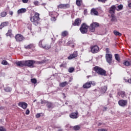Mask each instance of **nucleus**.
Segmentation results:
<instances>
[{"instance_id":"obj_20","label":"nucleus","mask_w":131,"mask_h":131,"mask_svg":"<svg viewBox=\"0 0 131 131\" xmlns=\"http://www.w3.org/2000/svg\"><path fill=\"white\" fill-rule=\"evenodd\" d=\"M15 64H16L17 66H19V67H24V66H25V61H18L16 62Z\"/></svg>"},{"instance_id":"obj_15","label":"nucleus","mask_w":131,"mask_h":131,"mask_svg":"<svg viewBox=\"0 0 131 131\" xmlns=\"http://www.w3.org/2000/svg\"><path fill=\"white\" fill-rule=\"evenodd\" d=\"M70 117L73 119H76L78 118V112L76 111V112L71 113L70 114Z\"/></svg>"},{"instance_id":"obj_8","label":"nucleus","mask_w":131,"mask_h":131,"mask_svg":"<svg viewBox=\"0 0 131 131\" xmlns=\"http://www.w3.org/2000/svg\"><path fill=\"white\" fill-rule=\"evenodd\" d=\"M92 54H97L99 52V46L98 45L92 46L90 47Z\"/></svg>"},{"instance_id":"obj_26","label":"nucleus","mask_w":131,"mask_h":131,"mask_svg":"<svg viewBox=\"0 0 131 131\" xmlns=\"http://www.w3.org/2000/svg\"><path fill=\"white\" fill-rule=\"evenodd\" d=\"M76 5H77L78 7H81V5H82V0H76Z\"/></svg>"},{"instance_id":"obj_53","label":"nucleus","mask_w":131,"mask_h":131,"mask_svg":"<svg viewBox=\"0 0 131 131\" xmlns=\"http://www.w3.org/2000/svg\"><path fill=\"white\" fill-rule=\"evenodd\" d=\"M43 63H46V61L43 60V61H39V64H43Z\"/></svg>"},{"instance_id":"obj_46","label":"nucleus","mask_w":131,"mask_h":131,"mask_svg":"<svg viewBox=\"0 0 131 131\" xmlns=\"http://www.w3.org/2000/svg\"><path fill=\"white\" fill-rule=\"evenodd\" d=\"M30 113V111H29V109H27V110H26V115H29Z\"/></svg>"},{"instance_id":"obj_27","label":"nucleus","mask_w":131,"mask_h":131,"mask_svg":"<svg viewBox=\"0 0 131 131\" xmlns=\"http://www.w3.org/2000/svg\"><path fill=\"white\" fill-rule=\"evenodd\" d=\"M6 36H10V37H13V35L12 33V30H9L6 33Z\"/></svg>"},{"instance_id":"obj_44","label":"nucleus","mask_w":131,"mask_h":131,"mask_svg":"<svg viewBox=\"0 0 131 131\" xmlns=\"http://www.w3.org/2000/svg\"><path fill=\"white\" fill-rule=\"evenodd\" d=\"M55 14V12H49V16H50L51 17H54V14Z\"/></svg>"},{"instance_id":"obj_48","label":"nucleus","mask_w":131,"mask_h":131,"mask_svg":"<svg viewBox=\"0 0 131 131\" xmlns=\"http://www.w3.org/2000/svg\"><path fill=\"white\" fill-rule=\"evenodd\" d=\"M98 131H108V130L106 129L100 128V129H98Z\"/></svg>"},{"instance_id":"obj_3","label":"nucleus","mask_w":131,"mask_h":131,"mask_svg":"<svg viewBox=\"0 0 131 131\" xmlns=\"http://www.w3.org/2000/svg\"><path fill=\"white\" fill-rule=\"evenodd\" d=\"M39 47L45 50H50V48H51L50 45H48V43H47V41L45 39L40 40L39 42Z\"/></svg>"},{"instance_id":"obj_19","label":"nucleus","mask_w":131,"mask_h":131,"mask_svg":"<svg viewBox=\"0 0 131 131\" xmlns=\"http://www.w3.org/2000/svg\"><path fill=\"white\" fill-rule=\"evenodd\" d=\"M117 95L119 96V97H121V98H124L125 97H126V95L125 94V91H120L118 92Z\"/></svg>"},{"instance_id":"obj_55","label":"nucleus","mask_w":131,"mask_h":131,"mask_svg":"<svg viewBox=\"0 0 131 131\" xmlns=\"http://www.w3.org/2000/svg\"><path fill=\"white\" fill-rule=\"evenodd\" d=\"M128 8H129L130 9H131V3H129V4H128Z\"/></svg>"},{"instance_id":"obj_45","label":"nucleus","mask_w":131,"mask_h":131,"mask_svg":"<svg viewBox=\"0 0 131 131\" xmlns=\"http://www.w3.org/2000/svg\"><path fill=\"white\" fill-rule=\"evenodd\" d=\"M67 67L66 64L65 63H62L59 66V67H63V68H66Z\"/></svg>"},{"instance_id":"obj_32","label":"nucleus","mask_w":131,"mask_h":131,"mask_svg":"<svg viewBox=\"0 0 131 131\" xmlns=\"http://www.w3.org/2000/svg\"><path fill=\"white\" fill-rule=\"evenodd\" d=\"M73 129L74 130H79L80 129V125H77L73 127Z\"/></svg>"},{"instance_id":"obj_16","label":"nucleus","mask_w":131,"mask_h":131,"mask_svg":"<svg viewBox=\"0 0 131 131\" xmlns=\"http://www.w3.org/2000/svg\"><path fill=\"white\" fill-rule=\"evenodd\" d=\"M24 48L26 50H33V49H35V45L33 43H30L29 45H25Z\"/></svg>"},{"instance_id":"obj_2","label":"nucleus","mask_w":131,"mask_h":131,"mask_svg":"<svg viewBox=\"0 0 131 131\" xmlns=\"http://www.w3.org/2000/svg\"><path fill=\"white\" fill-rule=\"evenodd\" d=\"M94 71L96 73H97L98 75H103L104 76H106V71L99 67L95 66L94 68Z\"/></svg>"},{"instance_id":"obj_35","label":"nucleus","mask_w":131,"mask_h":131,"mask_svg":"<svg viewBox=\"0 0 131 131\" xmlns=\"http://www.w3.org/2000/svg\"><path fill=\"white\" fill-rule=\"evenodd\" d=\"M7 14L8 13H7V12L3 11L1 13V16L3 17H5L7 16Z\"/></svg>"},{"instance_id":"obj_25","label":"nucleus","mask_w":131,"mask_h":131,"mask_svg":"<svg viewBox=\"0 0 131 131\" xmlns=\"http://www.w3.org/2000/svg\"><path fill=\"white\" fill-rule=\"evenodd\" d=\"M12 90L13 89H12V88H11L10 86H6L4 89V91L5 92H6V93H11V92H12Z\"/></svg>"},{"instance_id":"obj_59","label":"nucleus","mask_w":131,"mask_h":131,"mask_svg":"<svg viewBox=\"0 0 131 131\" xmlns=\"http://www.w3.org/2000/svg\"><path fill=\"white\" fill-rule=\"evenodd\" d=\"M40 103H41V104H43V103H45V102H43V101H41L40 102Z\"/></svg>"},{"instance_id":"obj_18","label":"nucleus","mask_w":131,"mask_h":131,"mask_svg":"<svg viewBox=\"0 0 131 131\" xmlns=\"http://www.w3.org/2000/svg\"><path fill=\"white\" fill-rule=\"evenodd\" d=\"M92 83H93L92 81L86 82L83 85V89H90V88L92 86Z\"/></svg>"},{"instance_id":"obj_51","label":"nucleus","mask_w":131,"mask_h":131,"mask_svg":"<svg viewBox=\"0 0 131 131\" xmlns=\"http://www.w3.org/2000/svg\"><path fill=\"white\" fill-rule=\"evenodd\" d=\"M22 2L24 4H27V3H28V0H22Z\"/></svg>"},{"instance_id":"obj_17","label":"nucleus","mask_w":131,"mask_h":131,"mask_svg":"<svg viewBox=\"0 0 131 131\" xmlns=\"http://www.w3.org/2000/svg\"><path fill=\"white\" fill-rule=\"evenodd\" d=\"M115 11H116V6H115V5H113L110 8L108 13L110 14H111V15L115 14Z\"/></svg>"},{"instance_id":"obj_9","label":"nucleus","mask_w":131,"mask_h":131,"mask_svg":"<svg viewBox=\"0 0 131 131\" xmlns=\"http://www.w3.org/2000/svg\"><path fill=\"white\" fill-rule=\"evenodd\" d=\"M33 64H35V61L32 60H29L25 61V66L28 67H31L33 66Z\"/></svg>"},{"instance_id":"obj_14","label":"nucleus","mask_w":131,"mask_h":131,"mask_svg":"<svg viewBox=\"0 0 131 131\" xmlns=\"http://www.w3.org/2000/svg\"><path fill=\"white\" fill-rule=\"evenodd\" d=\"M118 104L119 106H121V107H125V106L127 105V100L123 99L120 100L118 101Z\"/></svg>"},{"instance_id":"obj_57","label":"nucleus","mask_w":131,"mask_h":131,"mask_svg":"<svg viewBox=\"0 0 131 131\" xmlns=\"http://www.w3.org/2000/svg\"><path fill=\"white\" fill-rule=\"evenodd\" d=\"M129 61V64L130 65V66H131V59H128Z\"/></svg>"},{"instance_id":"obj_36","label":"nucleus","mask_w":131,"mask_h":131,"mask_svg":"<svg viewBox=\"0 0 131 131\" xmlns=\"http://www.w3.org/2000/svg\"><path fill=\"white\" fill-rule=\"evenodd\" d=\"M116 20V17H115V14H111V20L112 21H114Z\"/></svg>"},{"instance_id":"obj_60","label":"nucleus","mask_w":131,"mask_h":131,"mask_svg":"<svg viewBox=\"0 0 131 131\" xmlns=\"http://www.w3.org/2000/svg\"><path fill=\"white\" fill-rule=\"evenodd\" d=\"M85 13H86V10H84V14H85Z\"/></svg>"},{"instance_id":"obj_38","label":"nucleus","mask_w":131,"mask_h":131,"mask_svg":"<svg viewBox=\"0 0 131 131\" xmlns=\"http://www.w3.org/2000/svg\"><path fill=\"white\" fill-rule=\"evenodd\" d=\"M73 71H74V68H70L69 69V72H70V73H72Z\"/></svg>"},{"instance_id":"obj_42","label":"nucleus","mask_w":131,"mask_h":131,"mask_svg":"<svg viewBox=\"0 0 131 131\" xmlns=\"http://www.w3.org/2000/svg\"><path fill=\"white\" fill-rule=\"evenodd\" d=\"M2 64L3 65L6 66V65H7L8 64V61H7V60H3L2 62Z\"/></svg>"},{"instance_id":"obj_10","label":"nucleus","mask_w":131,"mask_h":131,"mask_svg":"<svg viewBox=\"0 0 131 131\" xmlns=\"http://www.w3.org/2000/svg\"><path fill=\"white\" fill-rule=\"evenodd\" d=\"M70 8V5L69 4H59V5L57 6V9H69Z\"/></svg>"},{"instance_id":"obj_1","label":"nucleus","mask_w":131,"mask_h":131,"mask_svg":"<svg viewBox=\"0 0 131 131\" xmlns=\"http://www.w3.org/2000/svg\"><path fill=\"white\" fill-rule=\"evenodd\" d=\"M40 15L39 13L35 12L34 15L31 16L30 17L31 22L33 23L34 25L36 26H37L39 24V21L40 20V17H39Z\"/></svg>"},{"instance_id":"obj_47","label":"nucleus","mask_w":131,"mask_h":131,"mask_svg":"<svg viewBox=\"0 0 131 131\" xmlns=\"http://www.w3.org/2000/svg\"><path fill=\"white\" fill-rule=\"evenodd\" d=\"M98 2H100V3H103V4H105L106 2H107V0H98Z\"/></svg>"},{"instance_id":"obj_28","label":"nucleus","mask_w":131,"mask_h":131,"mask_svg":"<svg viewBox=\"0 0 131 131\" xmlns=\"http://www.w3.org/2000/svg\"><path fill=\"white\" fill-rule=\"evenodd\" d=\"M107 88L106 85L102 86L101 88V93H102V94H105L107 91Z\"/></svg>"},{"instance_id":"obj_62","label":"nucleus","mask_w":131,"mask_h":131,"mask_svg":"<svg viewBox=\"0 0 131 131\" xmlns=\"http://www.w3.org/2000/svg\"><path fill=\"white\" fill-rule=\"evenodd\" d=\"M36 100H34V102H35Z\"/></svg>"},{"instance_id":"obj_56","label":"nucleus","mask_w":131,"mask_h":131,"mask_svg":"<svg viewBox=\"0 0 131 131\" xmlns=\"http://www.w3.org/2000/svg\"><path fill=\"white\" fill-rule=\"evenodd\" d=\"M128 82L129 83H131V78H130V79H128Z\"/></svg>"},{"instance_id":"obj_13","label":"nucleus","mask_w":131,"mask_h":131,"mask_svg":"<svg viewBox=\"0 0 131 131\" xmlns=\"http://www.w3.org/2000/svg\"><path fill=\"white\" fill-rule=\"evenodd\" d=\"M81 24V19L80 18H76L74 22H73L72 25L73 26H80V25Z\"/></svg>"},{"instance_id":"obj_41","label":"nucleus","mask_w":131,"mask_h":131,"mask_svg":"<svg viewBox=\"0 0 131 131\" xmlns=\"http://www.w3.org/2000/svg\"><path fill=\"white\" fill-rule=\"evenodd\" d=\"M57 20V17H55V16H52L51 18V21H55Z\"/></svg>"},{"instance_id":"obj_5","label":"nucleus","mask_w":131,"mask_h":131,"mask_svg":"<svg viewBox=\"0 0 131 131\" xmlns=\"http://www.w3.org/2000/svg\"><path fill=\"white\" fill-rule=\"evenodd\" d=\"M99 26H100V24L98 23H93L89 27L90 31H91V32H95V28H96V27H99Z\"/></svg>"},{"instance_id":"obj_40","label":"nucleus","mask_w":131,"mask_h":131,"mask_svg":"<svg viewBox=\"0 0 131 131\" xmlns=\"http://www.w3.org/2000/svg\"><path fill=\"white\" fill-rule=\"evenodd\" d=\"M118 8L120 10H122V9H123V5L121 4V5L118 6Z\"/></svg>"},{"instance_id":"obj_23","label":"nucleus","mask_w":131,"mask_h":131,"mask_svg":"<svg viewBox=\"0 0 131 131\" xmlns=\"http://www.w3.org/2000/svg\"><path fill=\"white\" fill-rule=\"evenodd\" d=\"M9 25V21H5L0 25V29H3L4 27H6V26H8Z\"/></svg>"},{"instance_id":"obj_50","label":"nucleus","mask_w":131,"mask_h":131,"mask_svg":"<svg viewBox=\"0 0 131 131\" xmlns=\"http://www.w3.org/2000/svg\"><path fill=\"white\" fill-rule=\"evenodd\" d=\"M41 115L40 114H37L36 115V118H39L40 117Z\"/></svg>"},{"instance_id":"obj_54","label":"nucleus","mask_w":131,"mask_h":131,"mask_svg":"<svg viewBox=\"0 0 131 131\" xmlns=\"http://www.w3.org/2000/svg\"><path fill=\"white\" fill-rule=\"evenodd\" d=\"M9 14H10L11 16H13V14H14V13L13 11H9Z\"/></svg>"},{"instance_id":"obj_29","label":"nucleus","mask_w":131,"mask_h":131,"mask_svg":"<svg viewBox=\"0 0 131 131\" xmlns=\"http://www.w3.org/2000/svg\"><path fill=\"white\" fill-rule=\"evenodd\" d=\"M68 84V82L67 81H64L63 82H61L59 84L61 88H64V86H66Z\"/></svg>"},{"instance_id":"obj_52","label":"nucleus","mask_w":131,"mask_h":131,"mask_svg":"<svg viewBox=\"0 0 131 131\" xmlns=\"http://www.w3.org/2000/svg\"><path fill=\"white\" fill-rule=\"evenodd\" d=\"M107 109H108V107H107V106H105L103 107V112L107 111Z\"/></svg>"},{"instance_id":"obj_24","label":"nucleus","mask_w":131,"mask_h":131,"mask_svg":"<svg viewBox=\"0 0 131 131\" xmlns=\"http://www.w3.org/2000/svg\"><path fill=\"white\" fill-rule=\"evenodd\" d=\"M46 103H47L46 106L49 109H51V108H54V104H53V103L49 102H46Z\"/></svg>"},{"instance_id":"obj_21","label":"nucleus","mask_w":131,"mask_h":131,"mask_svg":"<svg viewBox=\"0 0 131 131\" xmlns=\"http://www.w3.org/2000/svg\"><path fill=\"white\" fill-rule=\"evenodd\" d=\"M27 10L26 8H21L17 10V13L18 14H24L26 13Z\"/></svg>"},{"instance_id":"obj_30","label":"nucleus","mask_w":131,"mask_h":131,"mask_svg":"<svg viewBox=\"0 0 131 131\" xmlns=\"http://www.w3.org/2000/svg\"><path fill=\"white\" fill-rule=\"evenodd\" d=\"M115 59L118 61V62H120V57H119V55L118 54H115Z\"/></svg>"},{"instance_id":"obj_12","label":"nucleus","mask_w":131,"mask_h":131,"mask_svg":"<svg viewBox=\"0 0 131 131\" xmlns=\"http://www.w3.org/2000/svg\"><path fill=\"white\" fill-rule=\"evenodd\" d=\"M18 105L19 107H20L23 109H24V110H26V109H27V107H28V104L26 102H20L18 103Z\"/></svg>"},{"instance_id":"obj_33","label":"nucleus","mask_w":131,"mask_h":131,"mask_svg":"<svg viewBox=\"0 0 131 131\" xmlns=\"http://www.w3.org/2000/svg\"><path fill=\"white\" fill-rule=\"evenodd\" d=\"M68 35V32H67V31H64L61 33V35L63 37H65V36H67Z\"/></svg>"},{"instance_id":"obj_34","label":"nucleus","mask_w":131,"mask_h":131,"mask_svg":"<svg viewBox=\"0 0 131 131\" xmlns=\"http://www.w3.org/2000/svg\"><path fill=\"white\" fill-rule=\"evenodd\" d=\"M123 65L125 66H130L129 65V61L128 59V60H126L123 62Z\"/></svg>"},{"instance_id":"obj_39","label":"nucleus","mask_w":131,"mask_h":131,"mask_svg":"<svg viewBox=\"0 0 131 131\" xmlns=\"http://www.w3.org/2000/svg\"><path fill=\"white\" fill-rule=\"evenodd\" d=\"M0 131H7V129L4 126H0Z\"/></svg>"},{"instance_id":"obj_6","label":"nucleus","mask_w":131,"mask_h":131,"mask_svg":"<svg viewBox=\"0 0 131 131\" xmlns=\"http://www.w3.org/2000/svg\"><path fill=\"white\" fill-rule=\"evenodd\" d=\"M113 58V56L112 55V54H105V60L107 63L109 64V65H112Z\"/></svg>"},{"instance_id":"obj_43","label":"nucleus","mask_w":131,"mask_h":131,"mask_svg":"<svg viewBox=\"0 0 131 131\" xmlns=\"http://www.w3.org/2000/svg\"><path fill=\"white\" fill-rule=\"evenodd\" d=\"M106 53L105 54H111L110 53V49L108 48H106L105 49Z\"/></svg>"},{"instance_id":"obj_22","label":"nucleus","mask_w":131,"mask_h":131,"mask_svg":"<svg viewBox=\"0 0 131 131\" xmlns=\"http://www.w3.org/2000/svg\"><path fill=\"white\" fill-rule=\"evenodd\" d=\"M92 15H95V16H99V12L96 9L92 8L91 10Z\"/></svg>"},{"instance_id":"obj_37","label":"nucleus","mask_w":131,"mask_h":131,"mask_svg":"<svg viewBox=\"0 0 131 131\" xmlns=\"http://www.w3.org/2000/svg\"><path fill=\"white\" fill-rule=\"evenodd\" d=\"M31 82L32 83H34V84H35V83H37V80L35 78H32L31 79Z\"/></svg>"},{"instance_id":"obj_11","label":"nucleus","mask_w":131,"mask_h":131,"mask_svg":"<svg viewBox=\"0 0 131 131\" xmlns=\"http://www.w3.org/2000/svg\"><path fill=\"white\" fill-rule=\"evenodd\" d=\"M78 56V53L77 51H74L72 54H70L69 56H68V60H72V59H75V58H77Z\"/></svg>"},{"instance_id":"obj_49","label":"nucleus","mask_w":131,"mask_h":131,"mask_svg":"<svg viewBox=\"0 0 131 131\" xmlns=\"http://www.w3.org/2000/svg\"><path fill=\"white\" fill-rule=\"evenodd\" d=\"M38 1H35L34 2V5H35V6H38Z\"/></svg>"},{"instance_id":"obj_58","label":"nucleus","mask_w":131,"mask_h":131,"mask_svg":"<svg viewBox=\"0 0 131 131\" xmlns=\"http://www.w3.org/2000/svg\"><path fill=\"white\" fill-rule=\"evenodd\" d=\"M98 125L99 126L102 125V123H99L98 124Z\"/></svg>"},{"instance_id":"obj_31","label":"nucleus","mask_w":131,"mask_h":131,"mask_svg":"<svg viewBox=\"0 0 131 131\" xmlns=\"http://www.w3.org/2000/svg\"><path fill=\"white\" fill-rule=\"evenodd\" d=\"M114 33L115 35H116V36H121V35H122V34L121 33L117 31H114Z\"/></svg>"},{"instance_id":"obj_61","label":"nucleus","mask_w":131,"mask_h":131,"mask_svg":"<svg viewBox=\"0 0 131 131\" xmlns=\"http://www.w3.org/2000/svg\"><path fill=\"white\" fill-rule=\"evenodd\" d=\"M90 76H87V78H90Z\"/></svg>"},{"instance_id":"obj_7","label":"nucleus","mask_w":131,"mask_h":131,"mask_svg":"<svg viewBox=\"0 0 131 131\" xmlns=\"http://www.w3.org/2000/svg\"><path fill=\"white\" fill-rule=\"evenodd\" d=\"M15 39L17 42H21V41H23L25 39V37L21 34H17L15 36Z\"/></svg>"},{"instance_id":"obj_4","label":"nucleus","mask_w":131,"mask_h":131,"mask_svg":"<svg viewBox=\"0 0 131 131\" xmlns=\"http://www.w3.org/2000/svg\"><path fill=\"white\" fill-rule=\"evenodd\" d=\"M88 29H89V27L87 25L85 24V23H83L81 25L79 30L82 34H84L85 33H87L88 32Z\"/></svg>"}]
</instances>
